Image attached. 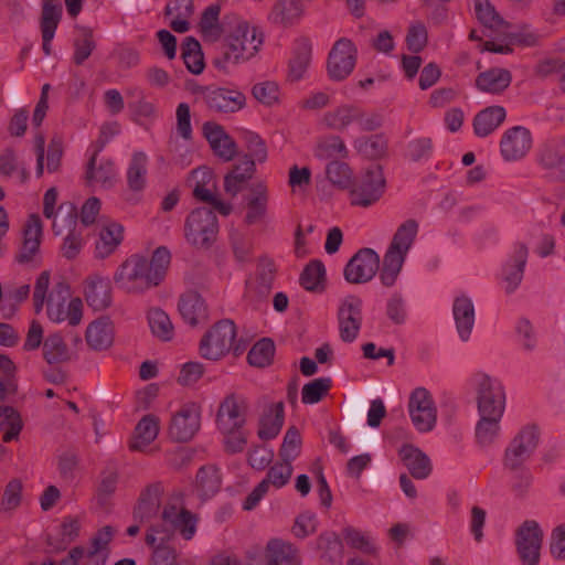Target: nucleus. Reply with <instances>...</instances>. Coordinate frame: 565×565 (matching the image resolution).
I'll return each mask as SVG.
<instances>
[{
	"label": "nucleus",
	"mask_w": 565,
	"mask_h": 565,
	"mask_svg": "<svg viewBox=\"0 0 565 565\" xmlns=\"http://www.w3.org/2000/svg\"><path fill=\"white\" fill-rule=\"evenodd\" d=\"M114 330L108 319L92 322L86 330V342L94 350H105L113 344Z\"/></svg>",
	"instance_id": "36"
},
{
	"label": "nucleus",
	"mask_w": 565,
	"mask_h": 565,
	"mask_svg": "<svg viewBox=\"0 0 565 565\" xmlns=\"http://www.w3.org/2000/svg\"><path fill=\"white\" fill-rule=\"evenodd\" d=\"M255 170L254 160L248 157H243L242 160L234 164L231 171L224 177L225 192L232 196H236L254 177Z\"/></svg>",
	"instance_id": "24"
},
{
	"label": "nucleus",
	"mask_w": 565,
	"mask_h": 565,
	"mask_svg": "<svg viewBox=\"0 0 565 565\" xmlns=\"http://www.w3.org/2000/svg\"><path fill=\"white\" fill-rule=\"evenodd\" d=\"M212 44L213 65L220 71H227L254 57L263 44V36L247 22L239 21L233 31Z\"/></svg>",
	"instance_id": "1"
},
{
	"label": "nucleus",
	"mask_w": 565,
	"mask_h": 565,
	"mask_svg": "<svg viewBox=\"0 0 565 565\" xmlns=\"http://www.w3.org/2000/svg\"><path fill=\"white\" fill-rule=\"evenodd\" d=\"M245 216L244 224L252 226L263 223L267 216L269 193L263 182L254 183L244 195Z\"/></svg>",
	"instance_id": "19"
},
{
	"label": "nucleus",
	"mask_w": 565,
	"mask_h": 565,
	"mask_svg": "<svg viewBox=\"0 0 565 565\" xmlns=\"http://www.w3.org/2000/svg\"><path fill=\"white\" fill-rule=\"evenodd\" d=\"M318 550L322 551V557L328 562L335 564L342 559L343 545L338 534L326 532L320 534L317 540Z\"/></svg>",
	"instance_id": "47"
},
{
	"label": "nucleus",
	"mask_w": 565,
	"mask_h": 565,
	"mask_svg": "<svg viewBox=\"0 0 565 565\" xmlns=\"http://www.w3.org/2000/svg\"><path fill=\"white\" fill-rule=\"evenodd\" d=\"M22 482L20 479L10 480L3 491L0 510L11 512L15 510L22 500Z\"/></svg>",
	"instance_id": "63"
},
{
	"label": "nucleus",
	"mask_w": 565,
	"mask_h": 565,
	"mask_svg": "<svg viewBox=\"0 0 565 565\" xmlns=\"http://www.w3.org/2000/svg\"><path fill=\"white\" fill-rule=\"evenodd\" d=\"M326 173L329 181L341 189H347L352 185V171L343 161L333 160L329 162L326 168Z\"/></svg>",
	"instance_id": "58"
},
{
	"label": "nucleus",
	"mask_w": 565,
	"mask_h": 565,
	"mask_svg": "<svg viewBox=\"0 0 565 565\" xmlns=\"http://www.w3.org/2000/svg\"><path fill=\"white\" fill-rule=\"evenodd\" d=\"M532 148V135L522 126L508 129L501 138L500 151L505 161H516L524 158Z\"/></svg>",
	"instance_id": "18"
},
{
	"label": "nucleus",
	"mask_w": 565,
	"mask_h": 565,
	"mask_svg": "<svg viewBox=\"0 0 565 565\" xmlns=\"http://www.w3.org/2000/svg\"><path fill=\"white\" fill-rule=\"evenodd\" d=\"M543 542V532L537 522L529 520L516 531V550L523 565H537Z\"/></svg>",
	"instance_id": "9"
},
{
	"label": "nucleus",
	"mask_w": 565,
	"mask_h": 565,
	"mask_svg": "<svg viewBox=\"0 0 565 565\" xmlns=\"http://www.w3.org/2000/svg\"><path fill=\"white\" fill-rule=\"evenodd\" d=\"M331 379H315L302 387L301 399L303 404L318 403L326 396L331 387Z\"/></svg>",
	"instance_id": "61"
},
{
	"label": "nucleus",
	"mask_w": 565,
	"mask_h": 565,
	"mask_svg": "<svg viewBox=\"0 0 565 565\" xmlns=\"http://www.w3.org/2000/svg\"><path fill=\"white\" fill-rule=\"evenodd\" d=\"M527 255V246L524 243H516L513 253L514 264L505 268L504 280L507 282L508 292L514 291L520 285L523 277Z\"/></svg>",
	"instance_id": "37"
},
{
	"label": "nucleus",
	"mask_w": 565,
	"mask_h": 565,
	"mask_svg": "<svg viewBox=\"0 0 565 565\" xmlns=\"http://www.w3.org/2000/svg\"><path fill=\"white\" fill-rule=\"evenodd\" d=\"M326 276L322 262L311 260L300 275V285L308 291H318Z\"/></svg>",
	"instance_id": "52"
},
{
	"label": "nucleus",
	"mask_w": 565,
	"mask_h": 565,
	"mask_svg": "<svg viewBox=\"0 0 565 565\" xmlns=\"http://www.w3.org/2000/svg\"><path fill=\"white\" fill-rule=\"evenodd\" d=\"M475 10L477 19L484 28L495 32H504L510 28V23L499 15L489 0H476Z\"/></svg>",
	"instance_id": "39"
},
{
	"label": "nucleus",
	"mask_w": 565,
	"mask_h": 565,
	"mask_svg": "<svg viewBox=\"0 0 565 565\" xmlns=\"http://www.w3.org/2000/svg\"><path fill=\"white\" fill-rule=\"evenodd\" d=\"M276 277V266L271 259H260L255 281L256 292L262 297L266 298L273 288V284Z\"/></svg>",
	"instance_id": "49"
},
{
	"label": "nucleus",
	"mask_w": 565,
	"mask_h": 565,
	"mask_svg": "<svg viewBox=\"0 0 565 565\" xmlns=\"http://www.w3.org/2000/svg\"><path fill=\"white\" fill-rule=\"evenodd\" d=\"M417 231L418 224L415 220H407L398 226L383 257L380 270V279L384 286L391 287L395 284Z\"/></svg>",
	"instance_id": "3"
},
{
	"label": "nucleus",
	"mask_w": 565,
	"mask_h": 565,
	"mask_svg": "<svg viewBox=\"0 0 565 565\" xmlns=\"http://www.w3.org/2000/svg\"><path fill=\"white\" fill-rule=\"evenodd\" d=\"M50 286V273L42 271L36 278L33 291L34 311L39 313L46 301L47 317L53 322L67 320L71 326L81 322L83 316V303L79 298L71 299L70 290L66 284L57 282L51 294L46 296Z\"/></svg>",
	"instance_id": "2"
},
{
	"label": "nucleus",
	"mask_w": 565,
	"mask_h": 565,
	"mask_svg": "<svg viewBox=\"0 0 565 565\" xmlns=\"http://www.w3.org/2000/svg\"><path fill=\"white\" fill-rule=\"evenodd\" d=\"M196 483L203 495L216 493L221 487L220 472L215 467H202L196 475Z\"/></svg>",
	"instance_id": "60"
},
{
	"label": "nucleus",
	"mask_w": 565,
	"mask_h": 565,
	"mask_svg": "<svg viewBox=\"0 0 565 565\" xmlns=\"http://www.w3.org/2000/svg\"><path fill=\"white\" fill-rule=\"evenodd\" d=\"M43 358L49 364L64 363L72 353L60 333H52L43 341Z\"/></svg>",
	"instance_id": "40"
},
{
	"label": "nucleus",
	"mask_w": 565,
	"mask_h": 565,
	"mask_svg": "<svg viewBox=\"0 0 565 565\" xmlns=\"http://www.w3.org/2000/svg\"><path fill=\"white\" fill-rule=\"evenodd\" d=\"M267 565H300L299 551L289 542L270 540L266 546Z\"/></svg>",
	"instance_id": "26"
},
{
	"label": "nucleus",
	"mask_w": 565,
	"mask_h": 565,
	"mask_svg": "<svg viewBox=\"0 0 565 565\" xmlns=\"http://www.w3.org/2000/svg\"><path fill=\"white\" fill-rule=\"evenodd\" d=\"M477 403L480 416L502 417L505 395L502 386L486 374L477 383Z\"/></svg>",
	"instance_id": "8"
},
{
	"label": "nucleus",
	"mask_w": 565,
	"mask_h": 565,
	"mask_svg": "<svg viewBox=\"0 0 565 565\" xmlns=\"http://www.w3.org/2000/svg\"><path fill=\"white\" fill-rule=\"evenodd\" d=\"M235 338L236 327L232 320L217 321L200 341L201 356L211 361L222 359L231 351Z\"/></svg>",
	"instance_id": "6"
},
{
	"label": "nucleus",
	"mask_w": 565,
	"mask_h": 565,
	"mask_svg": "<svg viewBox=\"0 0 565 565\" xmlns=\"http://www.w3.org/2000/svg\"><path fill=\"white\" fill-rule=\"evenodd\" d=\"M179 311L182 318L191 326L207 320V308L200 294L190 291L179 300Z\"/></svg>",
	"instance_id": "27"
},
{
	"label": "nucleus",
	"mask_w": 565,
	"mask_h": 565,
	"mask_svg": "<svg viewBox=\"0 0 565 565\" xmlns=\"http://www.w3.org/2000/svg\"><path fill=\"white\" fill-rule=\"evenodd\" d=\"M115 529L110 525H105L96 532L90 540V547L86 552L85 556H97L108 558L109 544L113 540Z\"/></svg>",
	"instance_id": "55"
},
{
	"label": "nucleus",
	"mask_w": 565,
	"mask_h": 565,
	"mask_svg": "<svg viewBox=\"0 0 565 565\" xmlns=\"http://www.w3.org/2000/svg\"><path fill=\"white\" fill-rule=\"evenodd\" d=\"M301 444L302 440L299 430L295 426L289 427L279 449L280 459L291 463V461L299 456Z\"/></svg>",
	"instance_id": "57"
},
{
	"label": "nucleus",
	"mask_w": 565,
	"mask_h": 565,
	"mask_svg": "<svg viewBox=\"0 0 565 565\" xmlns=\"http://www.w3.org/2000/svg\"><path fill=\"white\" fill-rule=\"evenodd\" d=\"M115 284L127 292H143L156 287L147 267V258L132 255L127 258L114 275Z\"/></svg>",
	"instance_id": "5"
},
{
	"label": "nucleus",
	"mask_w": 565,
	"mask_h": 565,
	"mask_svg": "<svg viewBox=\"0 0 565 565\" xmlns=\"http://www.w3.org/2000/svg\"><path fill=\"white\" fill-rule=\"evenodd\" d=\"M85 298L88 306L96 311L108 308L111 302L109 280L98 275L87 278Z\"/></svg>",
	"instance_id": "25"
},
{
	"label": "nucleus",
	"mask_w": 565,
	"mask_h": 565,
	"mask_svg": "<svg viewBox=\"0 0 565 565\" xmlns=\"http://www.w3.org/2000/svg\"><path fill=\"white\" fill-rule=\"evenodd\" d=\"M311 61V44L303 40L301 41L291 60L289 61L288 78L292 82L302 78Z\"/></svg>",
	"instance_id": "44"
},
{
	"label": "nucleus",
	"mask_w": 565,
	"mask_h": 565,
	"mask_svg": "<svg viewBox=\"0 0 565 565\" xmlns=\"http://www.w3.org/2000/svg\"><path fill=\"white\" fill-rule=\"evenodd\" d=\"M220 13L221 6L216 3L211 4L203 11L199 26L205 41L217 42L222 36L223 29L218 20Z\"/></svg>",
	"instance_id": "41"
},
{
	"label": "nucleus",
	"mask_w": 565,
	"mask_h": 565,
	"mask_svg": "<svg viewBox=\"0 0 565 565\" xmlns=\"http://www.w3.org/2000/svg\"><path fill=\"white\" fill-rule=\"evenodd\" d=\"M62 18L60 0H42L40 28L42 33V49L46 55L51 54V41Z\"/></svg>",
	"instance_id": "22"
},
{
	"label": "nucleus",
	"mask_w": 565,
	"mask_h": 565,
	"mask_svg": "<svg viewBox=\"0 0 565 565\" xmlns=\"http://www.w3.org/2000/svg\"><path fill=\"white\" fill-rule=\"evenodd\" d=\"M170 260L171 254L164 246L158 247L153 252L150 262L147 260V267L149 268V273L156 286L164 278Z\"/></svg>",
	"instance_id": "53"
},
{
	"label": "nucleus",
	"mask_w": 565,
	"mask_h": 565,
	"mask_svg": "<svg viewBox=\"0 0 565 565\" xmlns=\"http://www.w3.org/2000/svg\"><path fill=\"white\" fill-rule=\"evenodd\" d=\"M355 49L348 39H340L333 45L328 58V73L334 81L344 79L354 68Z\"/></svg>",
	"instance_id": "16"
},
{
	"label": "nucleus",
	"mask_w": 565,
	"mask_h": 565,
	"mask_svg": "<svg viewBox=\"0 0 565 565\" xmlns=\"http://www.w3.org/2000/svg\"><path fill=\"white\" fill-rule=\"evenodd\" d=\"M148 158L143 152L132 154L127 169V184L131 191L140 192L146 185Z\"/></svg>",
	"instance_id": "42"
},
{
	"label": "nucleus",
	"mask_w": 565,
	"mask_h": 565,
	"mask_svg": "<svg viewBox=\"0 0 565 565\" xmlns=\"http://www.w3.org/2000/svg\"><path fill=\"white\" fill-rule=\"evenodd\" d=\"M408 409L412 422L418 431L427 433L435 427L437 409L426 388L414 390L409 397Z\"/></svg>",
	"instance_id": "11"
},
{
	"label": "nucleus",
	"mask_w": 565,
	"mask_h": 565,
	"mask_svg": "<svg viewBox=\"0 0 565 565\" xmlns=\"http://www.w3.org/2000/svg\"><path fill=\"white\" fill-rule=\"evenodd\" d=\"M505 109L501 106H490L479 111L473 119V130L479 137L493 132L505 119Z\"/></svg>",
	"instance_id": "33"
},
{
	"label": "nucleus",
	"mask_w": 565,
	"mask_h": 565,
	"mask_svg": "<svg viewBox=\"0 0 565 565\" xmlns=\"http://www.w3.org/2000/svg\"><path fill=\"white\" fill-rule=\"evenodd\" d=\"M97 149L87 162L85 179L88 184L98 183L104 188H111L115 182L116 173L110 160H102L97 163Z\"/></svg>",
	"instance_id": "29"
},
{
	"label": "nucleus",
	"mask_w": 565,
	"mask_h": 565,
	"mask_svg": "<svg viewBox=\"0 0 565 565\" xmlns=\"http://www.w3.org/2000/svg\"><path fill=\"white\" fill-rule=\"evenodd\" d=\"M42 223L38 215L32 214L23 230V243L15 259L20 264L32 262L40 252Z\"/></svg>",
	"instance_id": "21"
},
{
	"label": "nucleus",
	"mask_w": 565,
	"mask_h": 565,
	"mask_svg": "<svg viewBox=\"0 0 565 565\" xmlns=\"http://www.w3.org/2000/svg\"><path fill=\"white\" fill-rule=\"evenodd\" d=\"M456 327L461 340L467 341L475 324V307L472 301L466 297H457L452 307Z\"/></svg>",
	"instance_id": "31"
},
{
	"label": "nucleus",
	"mask_w": 565,
	"mask_h": 565,
	"mask_svg": "<svg viewBox=\"0 0 565 565\" xmlns=\"http://www.w3.org/2000/svg\"><path fill=\"white\" fill-rule=\"evenodd\" d=\"M161 518L186 541L193 539L196 533L199 518L185 508L167 504L162 510Z\"/></svg>",
	"instance_id": "20"
},
{
	"label": "nucleus",
	"mask_w": 565,
	"mask_h": 565,
	"mask_svg": "<svg viewBox=\"0 0 565 565\" xmlns=\"http://www.w3.org/2000/svg\"><path fill=\"white\" fill-rule=\"evenodd\" d=\"M315 154L321 160L347 158L348 149L339 136H329L318 141Z\"/></svg>",
	"instance_id": "48"
},
{
	"label": "nucleus",
	"mask_w": 565,
	"mask_h": 565,
	"mask_svg": "<svg viewBox=\"0 0 565 565\" xmlns=\"http://www.w3.org/2000/svg\"><path fill=\"white\" fill-rule=\"evenodd\" d=\"M200 407L195 404L182 406L172 417L169 434L180 443L189 441L200 429Z\"/></svg>",
	"instance_id": "14"
},
{
	"label": "nucleus",
	"mask_w": 565,
	"mask_h": 565,
	"mask_svg": "<svg viewBox=\"0 0 565 565\" xmlns=\"http://www.w3.org/2000/svg\"><path fill=\"white\" fill-rule=\"evenodd\" d=\"M119 473L115 468H106L100 473V480L96 490V500L100 507H105L110 497L116 492Z\"/></svg>",
	"instance_id": "51"
},
{
	"label": "nucleus",
	"mask_w": 565,
	"mask_h": 565,
	"mask_svg": "<svg viewBox=\"0 0 565 565\" xmlns=\"http://www.w3.org/2000/svg\"><path fill=\"white\" fill-rule=\"evenodd\" d=\"M124 227L115 222L103 226L99 233V241L96 243L95 256L104 259L113 254L122 241Z\"/></svg>",
	"instance_id": "32"
},
{
	"label": "nucleus",
	"mask_w": 565,
	"mask_h": 565,
	"mask_svg": "<svg viewBox=\"0 0 565 565\" xmlns=\"http://www.w3.org/2000/svg\"><path fill=\"white\" fill-rule=\"evenodd\" d=\"M149 326L152 333L163 340L169 341L173 335V326L169 316L159 308L151 309L148 315Z\"/></svg>",
	"instance_id": "54"
},
{
	"label": "nucleus",
	"mask_w": 565,
	"mask_h": 565,
	"mask_svg": "<svg viewBox=\"0 0 565 565\" xmlns=\"http://www.w3.org/2000/svg\"><path fill=\"white\" fill-rule=\"evenodd\" d=\"M203 132L214 153L224 161H231L236 154V142L224 128L214 122H205Z\"/></svg>",
	"instance_id": "23"
},
{
	"label": "nucleus",
	"mask_w": 565,
	"mask_h": 565,
	"mask_svg": "<svg viewBox=\"0 0 565 565\" xmlns=\"http://www.w3.org/2000/svg\"><path fill=\"white\" fill-rule=\"evenodd\" d=\"M511 81L512 75L510 71L505 68L493 67L480 73L477 76L476 86L482 92L499 94L509 87Z\"/></svg>",
	"instance_id": "30"
},
{
	"label": "nucleus",
	"mask_w": 565,
	"mask_h": 565,
	"mask_svg": "<svg viewBox=\"0 0 565 565\" xmlns=\"http://www.w3.org/2000/svg\"><path fill=\"white\" fill-rule=\"evenodd\" d=\"M540 162L545 169H556L565 166V141L547 143L541 151Z\"/></svg>",
	"instance_id": "56"
},
{
	"label": "nucleus",
	"mask_w": 565,
	"mask_h": 565,
	"mask_svg": "<svg viewBox=\"0 0 565 565\" xmlns=\"http://www.w3.org/2000/svg\"><path fill=\"white\" fill-rule=\"evenodd\" d=\"M203 100L210 110L221 114L237 113L246 105V96L242 92L224 87L206 88Z\"/></svg>",
	"instance_id": "15"
},
{
	"label": "nucleus",
	"mask_w": 565,
	"mask_h": 565,
	"mask_svg": "<svg viewBox=\"0 0 565 565\" xmlns=\"http://www.w3.org/2000/svg\"><path fill=\"white\" fill-rule=\"evenodd\" d=\"M399 456L415 479H426L430 475V459L418 448L412 445H404L399 450Z\"/></svg>",
	"instance_id": "28"
},
{
	"label": "nucleus",
	"mask_w": 565,
	"mask_h": 565,
	"mask_svg": "<svg viewBox=\"0 0 565 565\" xmlns=\"http://www.w3.org/2000/svg\"><path fill=\"white\" fill-rule=\"evenodd\" d=\"M361 306L359 297L348 296L339 308V331L344 342L354 341L359 334L362 322Z\"/></svg>",
	"instance_id": "17"
},
{
	"label": "nucleus",
	"mask_w": 565,
	"mask_h": 565,
	"mask_svg": "<svg viewBox=\"0 0 565 565\" xmlns=\"http://www.w3.org/2000/svg\"><path fill=\"white\" fill-rule=\"evenodd\" d=\"M181 50V55L186 68L192 74H201L204 70V58L199 41L192 36H188L182 43Z\"/></svg>",
	"instance_id": "46"
},
{
	"label": "nucleus",
	"mask_w": 565,
	"mask_h": 565,
	"mask_svg": "<svg viewBox=\"0 0 565 565\" xmlns=\"http://www.w3.org/2000/svg\"><path fill=\"white\" fill-rule=\"evenodd\" d=\"M537 441L539 435L534 427L522 429L505 451V467L512 471L519 470L536 448Z\"/></svg>",
	"instance_id": "13"
},
{
	"label": "nucleus",
	"mask_w": 565,
	"mask_h": 565,
	"mask_svg": "<svg viewBox=\"0 0 565 565\" xmlns=\"http://www.w3.org/2000/svg\"><path fill=\"white\" fill-rule=\"evenodd\" d=\"M76 38L74 39L73 61L76 65H82L96 47L93 31L86 26L76 28Z\"/></svg>",
	"instance_id": "45"
},
{
	"label": "nucleus",
	"mask_w": 565,
	"mask_h": 565,
	"mask_svg": "<svg viewBox=\"0 0 565 565\" xmlns=\"http://www.w3.org/2000/svg\"><path fill=\"white\" fill-rule=\"evenodd\" d=\"M284 425V403L278 402L268 406L259 420L258 436L260 439L276 437Z\"/></svg>",
	"instance_id": "35"
},
{
	"label": "nucleus",
	"mask_w": 565,
	"mask_h": 565,
	"mask_svg": "<svg viewBox=\"0 0 565 565\" xmlns=\"http://www.w3.org/2000/svg\"><path fill=\"white\" fill-rule=\"evenodd\" d=\"M385 178L380 164H371L351 190V203L362 207L374 204L383 195Z\"/></svg>",
	"instance_id": "7"
},
{
	"label": "nucleus",
	"mask_w": 565,
	"mask_h": 565,
	"mask_svg": "<svg viewBox=\"0 0 565 565\" xmlns=\"http://www.w3.org/2000/svg\"><path fill=\"white\" fill-rule=\"evenodd\" d=\"M252 95L264 106L273 107L279 103V86L273 81L260 82L253 86Z\"/></svg>",
	"instance_id": "59"
},
{
	"label": "nucleus",
	"mask_w": 565,
	"mask_h": 565,
	"mask_svg": "<svg viewBox=\"0 0 565 565\" xmlns=\"http://www.w3.org/2000/svg\"><path fill=\"white\" fill-rule=\"evenodd\" d=\"M160 486L151 484L141 493L139 502L134 511V516L140 521L149 520L158 511L160 501Z\"/></svg>",
	"instance_id": "43"
},
{
	"label": "nucleus",
	"mask_w": 565,
	"mask_h": 565,
	"mask_svg": "<svg viewBox=\"0 0 565 565\" xmlns=\"http://www.w3.org/2000/svg\"><path fill=\"white\" fill-rule=\"evenodd\" d=\"M248 405L244 397L228 394L220 403L216 413V425L221 433L244 428L246 424Z\"/></svg>",
	"instance_id": "10"
},
{
	"label": "nucleus",
	"mask_w": 565,
	"mask_h": 565,
	"mask_svg": "<svg viewBox=\"0 0 565 565\" xmlns=\"http://www.w3.org/2000/svg\"><path fill=\"white\" fill-rule=\"evenodd\" d=\"M217 232L216 215L207 207L195 209L186 217L185 239L198 248H210L216 239Z\"/></svg>",
	"instance_id": "4"
},
{
	"label": "nucleus",
	"mask_w": 565,
	"mask_h": 565,
	"mask_svg": "<svg viewBox=\"0 0 565 565\" xmlns=\"http://www.w3.org/2000/svg\"><path fill=\"white\" fill-rule=\"evenodd\" d=\"M292 475V466L291 463L284 461L280 459L279 462L271 466L267 472L266 478L263 482H266V486L275 487L276 489L282 488L287 484Z\"/></svg>",
	"instance_id": "62"
},
{
	"label": "nucleus",
	"mask_w": 565,
	"mask_h": 565,
	"mask_svg": "<svg viewBox=\"0 0 565 565\" xmlns=\"http://www.w3.org/2000/svg\"><path fill=\"white\" fill-rule=\"evenodd\" d=\"M361 118V108L354 105H341L322 117V122L327 128L333 130H344L349 125L356 122Z\"/></svg>",
	"instance_id": "34"
},
{
	"label": "nucleus",
	"mask_w": 565,
	"mask_h": 565,
	"mask_svg": "<svg viewBox=\"0 0 565 565\" xmlns=\"http://www.w3.org/2000/svg\"><path fill=\"white\" fill-rule=\"evenodd\" d=\"M275 354V344L270 339L257 341L247 354L248 363L256 367H266L271 364Z\"/></svg>",
	"instance_id": "50"
},
{
	"label": "nucleus",
	"mask_w": 565,
	"mask_h": 565,
	"mask_svg": "<svg viewBox=\"0 0 565 565\" xmlns=\"http://www.w3.org/2000/svg\"><path fill=\"white\" fill-rule=\"evenodd\" d=\"M158 433V419L152 415H146L138 423L135 429V437L130 443V449L139 451L143 450L157 438Z\"/></svg>",
	"instance_id": "38"
},
{
	"label": "nucleus",
	"mask_w": 565,
	"mask_h": 565,
	"mask_svg": "<svg viewBox=\"0 0 565 565\" xmlns=\"http://www.w3.org/2000/svg\"><path fill=\"white\" fill-rule=\"evenodd\" d=\"M387 142L381 135H374L358 141V150L372 159L381 158L385 154Z\"/></svg>",
	"instance_id": "64"
},
{
	"label": "nucleus",
	"mask_w": 565,
	"mask_h": 565,
	"mask_svg": "<svg viewBox=\"0 0 565 565\" xmlns=\"http://www.w3.org/2000/svg\"><path fill=\"white\" fill-rule=\"evenodd\" d=\"M380 267V256L371 248L360 249L345 265L344 278L350 284L370 281Z\"/></svg>",
	"instance_id": "12"
}]
</instances>
